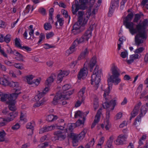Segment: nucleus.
Returning <instances> with one entry per match:
<instances>
[{
  "label": "nucleus",
  "mask_w": 148,
  "mask_h": 148,
  "mask_svg": "<svg viewBox=\"0 0 148 148\" xmlns=\"http://www.w3.org/2000/svg\"><path fill=\"white\" fill-rule=\"evenodd\" d=\"M54 136L52 138V140L56 141L59 140H63L66 138V136L64 132L62 131H57L53 133Z\"/></svg>",
  "instance_id": "nucleus-8"
},
{
  "label": "nucleus",
  "mask_w": 148,
  "mask_h": 148,
  "mask_svg": "<svg viewBox=\"0 0 148 148\" xmlns=\"http://www.w3.org/2000/svg\"><path fill=\"white\" fill-rule=\"evenodd\" d=\"M55 126L54 125H51L50 126H48L46 127L47 131L51 130L54 129Z\"/></svg>",
  "instance_id": "nucleus-64"
},
{
  "label": "nucleus",
  "mask_w": 148,
  "mask_h": 148,
  "mask_svg": "<svg viewBox=\"0 0 148 148\" xmlns=\"http://www.w3.org/2000/svg\"><path fill=\"white\" fill-rule=\"evenodd\" d=\"M64 20H63V18H59L58 19L57 22H58L59 23V24L60 26H62L64 23Z\"/></svg>",
  "instance_id": "nucleus-61"
},
{
  "label": "nucleus",
  "mask_w": 148,
  "mask_h": 148,
  "mask_svg": "<svg viewBox=\"0 0 148 148\" xmlns=\"http://www.w3.org/2000/svg\"><path fill=\"white\" fill-rule=\"evenodd\" d=\"M44 45H45L44 48L46 49H47L50 48H53L55 47L54 46L50 45L48 44H45Z\"/></svg>",
  "instance_id": "nucleus-54"
},
{
  "label": "nucleus",
  "mask_w": 148,
  "mask_h": 148,
  "mask_svg": "<svg viewBox=\"0 0 148 148\" xmlns=\"http://www.w3.org/2000/svg\"><path fill=\"white\" fill-rule=\"evenodd\" d=\"M75 10H74V8L73 7L74 5H73L72 7V12L73 14H75L76 12L79 10V9L82 10L86 9L87 8V6L86 5L88 3V0H79L81 3V4L79 5L78 1L77 0H75Z\"/></svg>",
  "instance_id": "nucleus-7"
},
{
  "label": "nucleus",
  "mask_w": 148,
  "mask_h": 148,
  "mask_svg": "<svg viewBox=\"0 0 148 148\" xmlns=\"http://www.w3.org/2000/svg\"><path fill=\"white\" fill-rule=\"evenodd\" d=\"M44 27L45 30H49L52 28L50 23H46L44 24Z\"/></svg>",
  "instance_id": "nucleus-41"
},
{
  "label": "nucleus",
  "mask_w": 148,
  "mask_h": 148,
  "mask_svg": "<svg viewBox=\"0 0 148 148\" xmlns=\"http://www.w3.org/2000/svg\"><path fill=\"white\" fill-rule=\"evenodd\" d=\"M69 74V72L67 71H61L58 75L57 82L60 83L62 80L63 78L65 76H66Z\"/></svg>",
  "instance_id": "nucleus-22"
},
{
  "label": "nucleus",
  "mask_w": 148,
  "mask_h": 148,
  "mask_svg": "<svg viewBox=\"0 0 148 148\" xmlns=\"http://www.w3.org/2000/svg\"><path fill=\"white\" fill-rule=\"evenodd\" d=\"M8 86H9L13 88L14 87H18L19 86L18 84V83L14 82L13 81H11L10 82H9Z\"/></svg>",
  "instance_id": "nucleus-38"
},
{
  "label": "nucleus",
  "mask_w": 148,
  "mask_h": 148,
  "mask_svg": "<svg viewBox=\"0 0 148 148\" xmlns=\"http://www.w3.org/2000/svg\"><path fill=\"white\" fill-rule=\"evenodd\" d=\"M13 94H5L1 98V101L2 102L6 101L7 103L8 101H10L12 100L16 99V97L17 95H13Z\"/></svg>",
  "instance_id": "nucleus-10"
},
{
  "label": "nucleus",
  "mask_w": 148,
  "mask_h": 148,
  "mask_svg": "<svg viewBox=\"0 0 148 148\" xmlns=\"http://www.w3.org/2000/svg\"><path fill=\"white\" fill-rule=\"evenodd\" d=\"M74 92V90L69 91H65V92L61 93L60 91L58 92L54 97L53 101H52V103L53 105H55L58 104L59 100L60 99L63 100L64 99H69L68 96H69L73 94Z\"/></svg>",
  "instance_id": "nucleus-4"
},
{
  "label": "nucleus",
  "mask_w": 148,
  "mask_h": 148,
  "mask_svg": "<svg viewBox=\"0 0 148 148\" xmlns=\"http://www.w3.org/2000/svg\"><path fill=\"white\" fill-rule=\"evenodd\" d=\"M13 54L16 56L15 58L17 60L22 62L24 61L23 59V56L18 52L14 51L13 52Z\"/></svg>",
  "instance_id": "nucleus-25"
},
{
  "label": "nucleus",
  "mask_w": 148,
  "mask_h": 148,
  "mask_svg": "<svg viewBox=\"0 0 148 148\" xmlns=\"http://www.w3.org/2000/svg\"><path fill=\"white\" fill-rule=\"evenodd\" d=\"M123 24L126 28L128 29L130 33L133 35L138 32L135 36V40L136 45L139 46L140 44L143 43L144 41L142 39L146 40L147 37V35L145 29L147 28L148 25L147 19L145 20L142 23L141 21L137 25H136V28L134 27V23L133 22H123Z\"/></svg>",
  "instance_id": "nucleus-1"
},
{
  "label": "nucleus",
  "mask_w": 148,
  "mask_h": 148,
  "mask_svg": "<svg viewBox=\"0 0 148 148\" xmlns=\"http://www.w3.org/2000/svg\"><path fill=\"white\" fill-rule=\"evenodd\" d=\"M127 138V136L125 135H120L114 141V143L117 145H123L126 141Z\"/></svg>",
  "instance_id": "nucleus-14"
},
{
  "label": "nucleus",
  "mask_w": 148,
  "mask_h": 148,
  "mask_svg": "<svg viewBox=\"0 0 148 148\" xmlns=\"http://www.w3.org/2000/svg\"><path fill=\"white\" fill-rule=\"evenodd\" d=\"M6 134L4 130L0 131V142H2L5 141V137Z\"/></svg>",
  "instance_id": "nucleus-32"
},
{
  "label": "nucleus",
  "mask_w": 148,
  "mask_h": 148,
  "mask_svg": "<svg viewBox=\"0 0 148 148\" xmlns=\"http://www.w3.org/2000/svg\"><path fill=\"white\" fill-rule=\"evenodd\" d=\"M31 8V5H28L26 7L25 10H24L23 12H22L21 14H20V16H22L26 13H28L30 9Z\"/></svg>",
  "instance_id": "nucleus-33"
},
{
  "label": "nucleus",
  "mask_w": 148,
  "mask_h": 148,
  "mask_svg": "<svg viewBox=\"0 0 148 148\" xmlns=\"http://www.w3.org/2000/svg\"><path fill=\"white\" fill-rule=\"evenodd\" d=\"M21 49H25L27 52L30 51L32 50V49L31 48L25 46L22 47Z\"/></svg>",
  "instance_id": "nucleus-59"
},
{
  "label": "nucleus",
  "mask_w": 148,
  "mask_h": 148,
  "mask_svg": "<svg viewBox=\"0 0 148 148\" xmlns=\"http://www.w3.org/2000/svg\"><path fill=\"white\" fill-rule=\"evenodd\" d=\"M141 104V102H139L135 106L133 111L131 113V116L130 117V120H131L134 117L137 115L138 113L139 108Z\"/></svg>",
  "instance_id": "nucleus-12"
},
{
  "label": "nucleus",
  "mask_w": 148,
  "mask_h": 148,
  "mask_svg": "<svg viewBox=\"0 0 148 148\" xmlns=\"http://www.w3.org/2000/svg\"><path fill=\"white\" fill-rule=\"evenodd\" d=\"M38 12L43 15H45L46 14V10L43 8H40L38 9Z\"/></svg>",
  "instance_id": "nucleus-47"
},
{
  "label": "nucleus",
  "mask_w": 148,
  "mask_h": 148,
  "mask_svg": "<svg viewBox=\"0 0 148 148\" xmlns=\"http://www.w3.org/2000/svg\"><path fill=\"white\" fill-rule=\"evenodd\" d=\"M4 63L7 65L9 66H12L14 65V62H11L9 61L5 60L4 61Z\"/></svg>",
  "instance_id": "nucleus-48"
},
{
  "label": "nucleus",
  "mask_w": 148,
  "mask_h": 148,
  "mask_svg": "<svg viewBox=\"0 0 148 148\" xmlns=\"http://www.w3.org/2000/svg\"><path fill=\"white\" fill-rule=\"evenodd\" d=\"M76 127L74 123H72L71 124V125H70L69 129L71 131L72 130Z\"/></svg>",
  "instance_id": "nucleus-63"
},
{
  "label": "nucleus",
  "mask_w": 148,
  "mask_h": 148,
  "mask_svg": "<svg viewBox=\"0 0 148 148\" xmlns=\"http://www.w3.org/2000/svg\"><path fill=\"white\" fill-rule=\"evenodd\" d=\"M134 14L133 12L129 14L123 21V22H130L133 19Z\"/></svg>",
  "instance_id": "nucleus-28"
},
{
  "label": "nucleus",
  "mask_w": 148,
  "mask_h": 148,
  "mask_svg": "<svg viewBox=\"0 0 148 148\" xmlns=\"http://www.w3.org/2000/svg\"><path fill=\"white\" fill-rule=\"evenodd\" d=\"M139 55L138 54H134L131 55L130 56V58H132L134 59H136L138 58Z\"/></svg>",
  "instance_id": "nucleus-62"
},
{
  "label": "nucleus",
  "mask_w": 148,
  "mask_h": 148,
  "mask_svg": "<svg viewBox=\"0 0 148 148\" xmlns=\"http://www.w3.org/2000/svg\"><path fill=\"white\" fill-rule=\"evenodd\" d=\"M99 66L96 65L93 72L91 77V84H93L94 83L95 84L94 87L97 89L99 87V84L100 81V75L102 73L101 69L98 70Z\"/></svg>",
  "instance_id": "nucleus-3"
},
{
  "label": "nucleus",
  "mask_w": 148,
  "mask_h": 148,
  "mask_svg": "<svg viewBox=\"0 0 148 148\" xmlns=\"http://www.w3.org/2000/svg\"><path fill=\"white\" fill-rule=\"evenodd\" d=\"M147 108L145 106H143L140 109V113L142 115L143 114L145 115L146 113L147 110Z\"/></svg>",
  "instance_id": "nucleus-42"
},
{
  "label": "nucleus",
  "mask_w": 148,
  "mask_h": 148,
  "mask_svg": "<svg viewBox=\"0 0 148 148\" xmlns=\"http://www.w3.org/2000/svg\"><path fill=\"white\" fill-rule=\"evenodd\" d=\"M119 0H112L111 3V5L109 10V16L110 14H112L113 13L114 9L116 7H118L119 6Z\"/></svg>",
  "instance_id": "nucleus-13"
},
{
  "label": "nucleus",
  "mask_w": 148,
  "mask_h": 148,
  "mask_svg": "<svg viewBox=\"0 0 148 148\" xmlns=\"http://www.w3.org/2000/svg\"><path fill=\"white\" fill-rule=\"evenodd\" d=\"M87 73L88 71L86 68H84L81 69L77 75L78 79H80L82 78L84 79V78L87 76Z\"/></svg>",
  "instance_id": "nucleus-18"
},
{
  "label": "nucleus",
  "mask_w": 148,
  "mask_h": 148,
  "mask_svg": "<svg viewBox=\"0 0 148 148\" xmlns=\"http://www.w3.org/2000/svg\"><path fill=\"white\" fill-rule=\"evenodd\" d=\"M6 26L5 23L3 21L0 20V27H5Z\"/></svg>",
  "instance_id": "nucleus-60"
},
{
  "label": "nucleus",
  "mask_w": 148,
  "mask_h": 148,
  "mask_svg": "<svg viewBox=\"0 0 148 148\" xmlns=\"http://www.w3.org/2000/svg\"><path fill=\"white\" fill-rule=\"evenodd\" d=\"M9 83L7 79L3 78H1L0 84L5 86H8Z\"/></svg>",
  "instance_id": "nucleus-34"
},
{
  "label": "nucleus",
  "mask_w": 148,
  "mask_h": 148,
  "mask_svg": "<svg viewBox=\"0 0 148 148\" xmlns=\"http://www.w3.org/2000/svg\"><path fill=\"white\" fill-rule=\"evenodd\" d=\"M88 113L89 112L88 111L85 112H83L80 110H78L75 112L74 117L75 118H76L77 116L82 118V120L84 121L85 120V117Z\"/></svg>",
  "instance_id": "nucleus-20"
},
{
  "label": "nucleus",
  "mask_w": 148,
  "mask_h": 148,
  "mask_svg": "<svg viewBox=\"0 0 148 148\" xmlns=\"http://www.w3.org/2000/svg\"><path fill=\"white\" fill-rule=\"evenodd\" d=\"M34 76L32 75H28L25 77V78L27 80V82L28 84H35V85L38 86L40 83L41 79H36L32 81V80Z\"/></svg>",
  "instance_id": "nucleus-9"
},
{
  "label": "nucleus",
  "mask_w": 148,
  "mask_h": 148,
  "mask_svg": "<svg viewBox=\"0 0 148 148\" xmlns=\"http://www.w3.org/2000/svg\"><path fill=\"white\" fill-rule=\"evenodd\" d=\"M141 18L140 15L138 14H136L135 15L134 17L133 20V23L138 22V20Z\"/></svg>",
  "instance_id": "nucleus-39"
},
{
  "label": "nucleus",
  "mask_w": 148,
  "mask_h": 148,
  "mask_svg": "<svg viewBox=\"0 0 148 148\" xmlns=\"http://www.w3.org/2000/svg\"><path fill=\"white\" fill-rule=\"evenodd\" d=\"M20 125L18 123H16L15 125H13L11 127L12 130H16L18 129L20 127Z\"/></svg>",
  "instance_id": "nucleus-51"
},
{
  "label": "nucleus",
  "mask_w": 148,
  "mask_h": 148,
  "mask_svg": "<svg viewBox=\"0 0 148 148\" xmlns=\"http://www.w3.org/2000/svg\"><path fill=\"white\" fill-rule=\"evenodd\" d=\"M84 14L83 11H79L78 13V21L82 22L83 21V16Z\"/></svg>",
  "instance_id": "nucleus-40"
},
{
  "label": "nucleus",
  "mask_w": 148,
  "mask_h": 148,
  "mask_svg": "<svg viewBox=\"0 0 148 148\" xmlns=\"http://www.w3.org/2000/svg\"><path fill=\"white\" fill-rule=\"evenodd\" d=\"M14 66L15 67L20 69H21L23 68V67L19 64H15L14 63Z\"/></svg>",
  "instance_id": "nucleus-57"
},
{
  "label": "nucleus",
  "mask_w": 148,
  "mask_h": 148,
  "mask_svg": "<svg viewBox=\"0 0 148 148\" xmlns=\"http://www.w3.org/2000/svg\"><path fill=\"white\" fill-rule=\"evenodd\" d=\"M49 89L48 87H45V89L42 90V92H39L38 91L39 93L38 95H36L34 98L36 101H39L40 98L44 96L46 93L48 91Z\"/></svg>",
  "instance_id": "nucleus-17"
},
{
  "label": "nucleus",
  "mask_w": 148,
  "mask_h": 148,
  "mask_svg": "<svg viewBox=\"0 0 148 148\" xmlns=\"http://www.w3.org/2000/svg\"><path fill=\"white\" fill-rule=\"evenodd\" d=\"M70 87L71 86L69 84L64 85L62 88V89L63 90V93L65 92V91H66L67 90L69 89Z\"/></svg>",
  "instance_id": "nucleus-50"
},
{
  "label": "nucleus",
  "mask_w": 148,
  "mask_h": 148,
  "mask_svg": "<svg viewBox=\"0 0 148 148\" xmlns=\"http://www.w3.org/2000/svg\"><path fill=\"white\" fill-rule=\"evenodd\" d=\"M128 55V53L126 51L122 52L121 53V56L123 58H125Z\"/></svg>",
  "instance_id": "nucleus-53"
},
{
  "label": "nucleus",
  "mask_w": 148,
  "mask_h": 148,
  "mask_svg": "<svg viewBox=\"0 0 148 148\" xmlns=\"http://www.w3.org/2000/svg\"><path fill=\"white\" fill-rule=\"evenodd\" d=\"M69 137L73 140V146H75L76 145H74V143H77L79 139L78 135L73 133H71Z\"/></svg>",
  "instance_id": "nucleus-23"
},
{
  "label": "nucleus",
  "mask_w": 148,
  "mask_h": 148,
  "mask_svg": "<svg viewBox=\"0 0 148 148\" xmlns=\"http://www.w3.org/2000/svg\"><path fill=\"white\" fill-rule=\"evenodd\" d=\"M56 77V74H52L50 77H48L45 81V87H48L49 90V87L51 86V84L53 82L54 80Z\"/></svg>",
  "instance_id": "nucleus-11"
},
{
  "label": "nucleus",
  "mask_w": 148,
  "mask_h": 148,
  "mask_svg": "<svg viewBox=\"0 0 148 148\" xmlns=\"http://www.w3.org/2000/svg\"><path fill=\"white\" fill-rule=\"evenodd\" d=\"M96 62V58L95 56H94L92 58L89 63L88 62L86 61L84 64V65L88 64V67L90 68V71L91 72H92L93 70V67L95 66Z\"/></svg>",
  "instance_id": "nucleus-15"
},
{
  "label": "nucleus",
  "mask_w": 148,
  "mask_h": 148,
  "mask_svg": "<svg viewBox=\"0 0 148 148\" xmlns=\"http://www.w3.org/2000/svg\"><path fill=\"white\" fill-rule=\"evenodd\" d=\"M84 29H74L73 28L71 30L72 33L74 35H77L80 33L82 32Z\"/></svg>",
  "instance_id": "nucleus-30"
},
{
  "label": "nucleus",
  "mask_w": 148,
  "mask_h": 148,
  "mask_svg": "<svg viewBox=\"0 0 148 148\" xmlns=\"http://www.w3.org/2000/svg\"><path fill=\"white\" fill-rule=\"evenodd\" d=\"M32 123L31 122L28 123L26 125V128L27 129H30L31 130V133L28 135L32 134H33V131L34 130V127L32 125Z\"/></svg>",
  "instance_id": "nucleus-36"
},
{
  "label": "nucleus",
  "mask_w": 148,
  "mask_h": 148,
  "mask_svg": "<svg viewBox=\"0 0 148 148\" xmlns=\"http://www.w3.org/2000/svg\"><path fill=\"white\" fill-rule=\"evenodd\" d=\"M45 38V35L43 33H41L40 34L39 36V40L38 42V45H39L40 42L42 41L43 39H44Z\"/></svg>",
  "instance_id": "nucleus-45"
},
{
  "label": "nucleus",
  "mask_w": 148,
  "mask_h": 148,
  "mask_svg": "<svg viewBox=\"0 0 148 148\" xmlns=\"http://www.w3.org/2000/svg\"><path fill=\"white\" fill-rule=\"evenodd\" d=\"M10 35L9 34H7L4 37L3 42L5 41L7 43H8L10 42Z\"/></svg>",
  "instance_id": "nucleus-43"
},
{
  "label": "nucleus",
  "mask_w": 148,
  "mask_h": 148,
  "mask_svg": "<svg viewBox=\"0 0 148 148\" xmlns=\"http://www.w3.org/2000/svg\"><path fill=\"white\" fill-rule=\"evenodd\" d=\"M43 105V103L42 102H40V101H37L33 105V107L34 108H36L39 107L40 106Z\"/></svg>",
  "instance_id": "nucleus-55"
},
{
  "label": "nucleus",
  "mask_w": 148,
  "mask_h": 148,
  "mask_svg": "<svg viewBox=\"0 0 148 148\" xmlns=\"http://www.w3.org/2000/svg\"><path fill=\"white\" fill-rule=\"evenodd\" d=\"M93 25H90L88 29L85 32L84 34L80 38L76 39L74 42V43L77 45L82 43L85 41H88L91 36L92 31L93 29Z\"/></svg>",
  "instance_id": "nucleus-6"
},
{
  "label": "nucleus",
  "mask_w": 148,
  "mask_h": 148,
  "mask_svg": "<svg viewBox=\"0 0 148 148\" xmlns=\"http://www.w3.org/2000/svg\"><path fill=\"white\" fill-rule=\"evenodd\" d=\"M54 34L52 32H50L46 34V37L47 39H49L50 38L52 37L54 35Z\"/></svg>",
  "instance_id": "nucleus-56"
},
{
  "label": "nucleus",
  "mask_w": 148,
  "mask_h": 148,
  "mask_svg": "<svg viewBox=\"0 0 148 148\" xmlns=\"http://www.w3.org/2000/svg\"><path fill=\"white\" fill-rule=\"evenodd\" d=\"M87 132V130L84 129L78 135L79 139H82L85 137L86 134Z\"/></svg>",
  "instance_id": "nucleus-37"
},
{
  "label": "nucleus",
  "mask_w": 148,
  "mask_h": 148,
  "mask_svg": "<svg viewBox=\"0 0 148 148\" xmlns=\"http://www.w3.org/2000/svg\"><path fill=\"white\" fill-rule=\"evenodd\" d=\"M58 118V117L57 116L50 114L47 116L46 120L49 122H52L56 120Z\"/></svg>",
  "instance_id": "nucleus-27"
},
{
  "label": "nucleus",
  "mask_w": 148,
  "mask_h": 148,
  "mask_svg": "<svg viewBox=\"0 0 148 148\" xmlns=\"http://www.w3.org/2000/svg\"><path fill=\"white\" fill-rule=\"evenodd\" d=\"M84 121L83 120H81L79 119L77 122L74 123L76 127L79 126L80 125L83 124Z\"/></svg>",
  "instance_id": "nucleus-46"
},
{
  "label": "nucleus",
  "mask_w": 148,
  "mask_h": 148,
  "mask_svg": "<svg viewBox=\"0 0 148 148\" xmlns=\"http://www.w3.org/2000/svg\"><path fill=\"white\" fill-rule=\"evenodd\" d=\"M53 11L54 10L53 8H51L49 10V21H51L52 23H53V21L52 18Z\"/></svg>",
  "instance_id": "nucleus-31"
},
{
  "label": "nucleus",
  "mask_w": 148,
  "mask_h": 148,
  "mask_svg": "<svg viewBox=\"0 0 148 148\" xmlns=\"http://www.w3.org/2000/svg\"><path fill=\"white\" fill-rule=\"evenodd\" d=\"M102 110V109L100 108L97 111L96 114L95 116V119L91 126V128H93L96 125L99 121Z\"/></svg>",
  "instance_id": "nucleus-16"
},
{
  "label": "nucleus",
  "mask_w": 148,
  "mask_h": 148,
  "mask_svg": "<svg viewBox=\"0 0 148 148\" xmlns=\"http://www.w3.org/2000/svg\"><path fill=\"white\" fill-rule=\"evenodd\" d=\"M89 18V16H86L85 17H84V20H83V21L82 22V24L84 26V25L87 22L88 20V19Z\"/></svg>",
  "instance_id": "nucleus-49"
},
{
  "label": "nucleus",
  "mask_w": 148,
  "mask_h": 148,
  "mask_svg": "<svg viewBox=\"0 0 148 148\" xmlns=\"http://www.w3.org/2000/svg\"><path fill=\"white\" fill-rule=\"evenodd\" d=\"M82 22L81 21H79L78 20L77 22H76L73 25V28L74 29H83H83H84L85 27L82 24Z\"/></svg>",
  "instance_id": "nucleus-26"
},
{
  "label": "nucleus",
  "mask_w": 148,
  "mask_h": 148,
  "mask_svg": "<svg viewBox=\"0 0 148 148\" xmlns=\"http://www.w3.org/2000/svg\"><path fill=\"white\" fill-rule=\"evenodd\" d=\"M19 40H20V39L18 38H16L15 40V45L16 47H18L21 49L22 47L20 44Z\"/></svg>",
  "instance_id": "nucleus-44"
},
{
  "label": "nucleus",
  "mask_w": 148,
  "mask_h": 148,
  "mask_svg": "<svg viewBox=\"0 0 148 148\" xmlns=\"http://www.w3.org/2000/svg\"><path fill=\"white\" fill-rule=\"evenodd\" d=\"M85 88H83L80 90V91H79L78 93V97L79 98L80 97L82 98V101H83L84 100V99L83 97V96L85 92Z\"/></svg>",
  "instance_id": "nucleus-29"
},
{
  "label": "nucleus",
  "mask_w": 148,
  "mask_h": 148,
  "mask_svg": "<svg viewBox=\"0 0 148 148\" xmlns=\"http://www.w3.org/2000/svg\"><path fill=\"white\" fill-rule=\"evenodd\" d=\"M89 53V51L88 48H86L83 51L79 56L78 59L80 60L82 59L85 58L88 56Z\"/></svg>",
  "instance_id": "nucleus-24"
},
{
  "label": "nucleus",
  "mask_w": 148,
  "mask_h": 148,
  "mask_svg": "<svg viewBox=\"0 0 148 148\" xmlns=\"http://www.w3.org/2000/svg\"><path fill=\"white\" fill-rule=\"evenodd\" d=\"M109 91L105 92L103 95L105 99L107 100L106 98V95H108ZM116 100H111L109 102L107 101V100L105 102L102 104L104 108H106V124H110L108 119L110 117V112L111 110H113L114 109V107L116 105Z\"/></svg>",
  "instance_id": "nucleus-2"
},
{
  "label": "nucleus",
  "mask_w": 148,
  "mask_h": 148,
  "mask_svg": "<svg viewBox=\"0 0 148 148\" xmlns=\"http://www.w3.org/2000/svg\"><path fill=\"white\" fill-rule=\"evenodd\" d=\"M47 132L46 127H44L40 130L39 133L40 134L43 133L44 132Z\"/></svg>",
  "instance_id": "nucleus-58"
},
{
  "label": "nucleus",
  "mask_w": 148,
  "mask_h": 148,
  "mask_svg": "<svg viewBox=\"0 0 148 148\" xmlns=\"http://www.w3.org/2000/svg\"><path fill=\"white\" fill-rule=\"evenodd\" d=\"M18 112H17L13 111L10 112L8 114L9 116L7 119H4V121H7V122L12 121L18 115Z\"/></svg>",
  "instance_id": "nucleus-19"
},
{
  "label": "nucleus",
  "mask_w": 148,
  "mask_h": 148,
  "mask_svg": "<svg viewBox=\"0 0 148 148\" xmlns=\"http://www.w3.org/2000/svg\"><path fill=\"white\" fill-rule=\"evenodd\" d=\"M144 50V48L143 47H140L136 49L134 52L136 53H141Z\"/></svg>",
  "instance_id": "nucleus-52"
},
{
  "label": "nucleus",
  "mask_w": 148,
  "mask_h": 148,
  "mask_svg": "<svg viewBox=\"0 0 148 148\" xmlns=\"http://www.w3.org/2000/svg\"><path fill=\"white\" fill-rule=\"evenodd\" d=\"M12 90V92L14 93L11 94H13V95H17L16 97V99H17L18 95L20 94L21 92H18L20 91V90L18 89L14 88Z\"/></svg>",
  "instance_id": "nucleus-35"
},
{
  "label": "nucleus",
  "mask_w": 148,
  "mask_h": 148,
  "mask_svg": "<svg viewBox=\"0 0 148 148\" xmlns=\"http://www.w3.org/2000/svg\"><path fill=\"white\" fill-rule=\"evenodd\" d=\"M111 70L112 75L110 77V82H114L115 85L118 84L121 81V79L118 77L120 75V70L114 64H113Z\"/></svg>",
  "instance_id": "nucleus-5"
},
{
  "label": "nucleus",
  "mask_w": 148,
  "mask_h": 148,
  "mask_svg": "<svg viewBox=\"0 0 148 148\" xmlns=\"http://www.w3.org/2000/svg\"><path fill=\"white\" fill-rule=\"evenodd\" d=\"M16 99H12V100L10 101H8L7 103L8 104V108L9 109L12 111V112L15 111L16 109L15 106Z\"/></svg>",
  "instance_id": "nucleus-21"
}]
</instances>
